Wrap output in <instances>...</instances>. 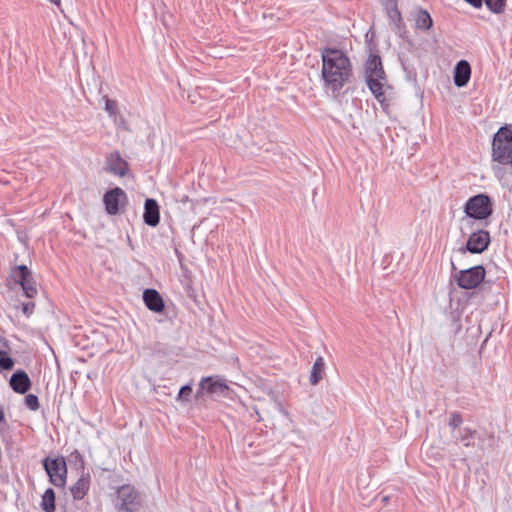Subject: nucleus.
I'll return each mask as SVG.
<instances>
[{"label":"nucleus","instance_id":"4468645a","mask_svg":"<svg viewBox=\"0 0 512 512\" xmlns=\"http://www.w3.org/2000/svg\"><path fill=\"white\" fill-rule=\"evenodd\" d=\"M143 300L147 308L153 312L160 313L164 310V301L155 289H146L143 293Z\"/></svg>","mask_w":512,"mask_h":512},{"label":"nucleus","instance_id":"a878e982","mask_svg":"<svg viewBox=\"0 0 512 512\" xmlns=\"http://www.w3.org/2000/svg\"><path fill=\"white\" fill-rule=\"evenodd\" d=\"M13 364V360L8 353L0 350V367L5 370H10Z\"/></svg>","mask_w":512,"mask_h":512},{"label":"nucleus","instance_id":"7ed1b4c3","mask_svg":"<svg viewBox=\"0 0 512 512\" xmlns=\"http://www.w3.org/2000/svg\"><path fill=\"white\" fill-rule=\"evenodd\" d=\"M492 159L512 169V129L510 127H501L494 134L492 141Z\"/></svg>","mask_w":512,"mask_h":512},{"label":"nucleus","instance_id":"c85d7f7f","mask_svg":"<svg viewBox=\"0 0 512 512\" xmlns=\"http://www.w3.org/2000/svg\"><path fill=\"white\" fill-rule=\"evenodd\" d=\"M449 426L452 428V429H456L458 428L461 424H462V416L460 413L458 412H453L450 414V417H449Z\"/></svg>","mask_w":512,"mask_h":512},{"label":"nucleus","instance_id":"f3484780","mask_svg":"<svg viewBox=\"0 0 512 512\" xmlns=\"http://www.w3.org/2000/svg\"><path fill=\"white\" fill-rule=\"evenodd\" d=\"M30 385V378L24 371H17L11 376L10 386L15 392L19 394L26 393L29 390Z\"/></svg>","mask_w":512,"mask_h":512},{"label":"nucleus","instance_id":"5701e85b","mask_svg":"<svg viewBox=\"0 0 512 512\" xmlns=\"http://www.w3.org/2000/svg\"><path fill=\"white\" fill-rule=\"evenodd\" d=\"M193 390L192 383L182 386L176 397V401L181 404H188L192 400Z\"/></svg>","mask_w":512,"mask_h":512},{"label":"nucleus","instance_id":"39448f33","mask_svg":"<svg viewBox=\"0 0 512 512\" xmlns=\"http://www.w3.org/2000/svg\"><path fill=\"white\" fill-rule=\"evenodd\" d=\"M465 213L468 217L479 220L487 218L492 213L490 198L483 194L470 198L465 205Z\"/></svg>","mask_w":512,"mask_h":512},{"label":"nucleus","instance_id":"423d86ee","mask_svg":"<svg viewBox=\"0 0 512 512\" xmlns=\"http://www.w3.org/2000/svg\"><path fill=\"white\" fill-rule=\"evenodd\" d=\"M228 385L220 376H207L201 378L198 389L194 395L196 399H200L204 394L209 395H225L228 391Z\"/></svg>","mask_w":512,"mask_h":512},{"label":"nucleus","instance_id":"2f4dec72","mask_svg":"<svg viewBox=\"0 0 512 512\" xmlns=\"http://www.w3.org/2000/svg\"><path fill=\"white\" fill-rule=\"evenodd\" d=\"M5 417H4V412L2 409H0V422L4 421Z\"/></svg>","mask_w":512,"mask_h":512},{"label":"nucleus","instance_id":"dca6fc26","mask_svg":"<svg viewBox=\"0 0 512 512\" xmlns=\"http://www.w3.org/2000/svg\"><path fill=\"white\" fill-rule=\"evenodd\" d=\"M471 76V67L466 60L459 61L454 69V83L458 87L465 86Z\"/></svg>","mask_w":512,"mask_h":512},{"label":"nucleus","instance_id":"ddd939ff","mask_svg":"<svg viewBox=\"0 0 512 512\" xmlns=\"http://www.w3.org/2000/svg\"><path fill=\"white\" fill-rule=\"evenodd\" d=\"M143 220L145 224L151 227H155L160 221L159 206L156 200L146 199L144 206Z\"/></svg>","mask_w":512,"mask_h":512},{"label":"nucleus","instance_id":"9b49d317","mask_svg":"<svg viewBox=\"0 0 512 512\" xmlns=\"http://www.w3.org/2000/svg\"><path fill=\"white\" fill-rule=\"evenodd\" d=\"M255 412L259 421L273 420L275 418L274 412H278L287 420H290L289 413L277 398H273L270 402H264L259 408H255Z\"/></svg>","mask_w":512,"mask_h":512},{"label":"nucleus","instance_id":"cd10ccee","mask_svg":"<svg viewBox=\"0 0 512 512\" xmlns=\"http://www.w3.org/2000/svg\"><path fill=\"white\" fill-rule=\"evenodd\" d=\"M25 404L32 411H36L39 409V400L38 397L34 394H28L25 397Z\"/></svg>","mask_w":512,"mask_h":512},{"label":"nucleus","instance_id":"412c9836","mask_svg":"<svg viewBox=\"0 0 512 512\" xmlns=\"http://www.w3.org/2000/svg\"><path fill=\"white\" fill-rule=\"evenodd\" d=\"M41 508L44 512L55 511V493L53 489L49 488L44 492L41 500Z\"/></svg>","mask_w":512,"mask_h":512},{"label":"nucleus","instance_id":"b1692460","mask_svg":"<svg viewBox=\"0 0 512 512\" xmlns=\"http://www.w3.org/2000/svg\"><path fill=\"white\" fill-rule=\"evenodd\" d=\"M476 431H473L469 428H464L460 431V441L466 446L470 447L472 445L471 440L474 438Z\"/></svg>","mask_w":512,"mask_h":512},{"label":"nucleus","instance_id":"20e7f679","mask_svg":"<svg viewBox=\"0 0 512 512\" xmlns=\"http://www.w3.org/2000/svg\"><path fill=\"white\" fill-rule=\"evenodd\" d=\"M141 506V498L131 485H123L117 491L116 507L119 512H137Z\"/></svg>","mask_w":512,"mask_h":512},{"label":"nucleus","instance_id":"aec40b11","mask_svg":"<svg viewBox=\"0 0 512 512\" xmlns=\"http://www.w3.org/2000/svg\"><path fill=\"white\" fill-rule=\"evenodd\" d=\"M414 19H415L416 28L419 30L427 31L433 25V20H432L430 14L424 9H418L415 12Z\"/></svg>","mask_w":512,"mask_h":512},{"label":"nucleus","instance_id":"9d476101","mask_svg":"<svg viewBox=\"0 0 512 512\" xmlns=\"http://www.w3.org/2000/svg\"><path fill=\"white\" fill-rule=\"evenodd\" d=\"M126 200V193L119 187L107 191L103 197L106 212L109 215H116L120 210V206L123 205Z\"/></svg>","mask_w":512,"mask_h":512},{"label":"nucleus","instance_id":"473e14b6","mask_svg":"<svg viewBox=\"0 0 512 512\" xmlns=\"http://www.w3.org/2000/svg\"><path fill=\"white\" fill-rule=\"evenodd\" d=\"M53 4L59 6L60 5V2L61 0H50Z\"/></svg>","mask_w":512,"mask_h":512},{"label":"nucleus","instance_id":"4be33fe9","mask_svg":"<svg viewBox=\"0 0 512 512\" xmlns=\"http://www.w3.org/2000/svg\"><path fill=\"white\" fill-rule=\"evenodd\" d=\"M324 370V361L322 357H318L314 362L310 375L311 385H316L322 379V372Z\"/></svg>","mask_w":512,"mask_h":512},{"label":"nucleus","instance_id":"7c9ffc66","mask_svg":"<svg viewBox=\"0 0 512 512\" xmlns=\"http://www.w3.org/2000/svg\"><path fill=\"white\" fill-rule=\"evenodd\" d=\"M467 3L471 4L475 8H480L482 6V0H465Z\"/></svg>","mask_w":512,"mask_h":512},{"label":"nucleus","instance_id":"bb28decb","mask_svg":"<svg viewBox=\"0 0 512 512\" xmlns=\"http://www.w3.org/2000/svg\"><path fill=\"white\" fill-rule=\"evenodd\" d=\"M104 99H105V110L108 112V114L111 117L116 116L118 113L117 103L114 100L109 99L107 96H105Z\"/></svg>","mask_w":512,"mask_h":512},{"label":"nucleus","instance_id":"c756f323","mask_svg":"<svg viewBox=\"0 0 512 512\" xmlns=\"http://www.w3.org/2000/svg\"><path fill=\"white\" fill-rule=\"evenodd\" d=\"M34 308H35V304L33 302L29 301L27 303H23V305H22V312L27 317H29L33 313Z\"/></svg>","mask_w":512,"mask_h":512},{"label":"nucleus","instance_id":"a211bd4d","mask_svg":"<svg viewBox=\"0 0 512 512\" xmlns=\"http://www.w3.org/2000/svg\"><path fill=\"white\" fill-rule=\"evenodd\" d=\"M90 485V475L82 474L78 481L71 487V494L74 499L81 500L87 494Z\"/></svg>","mask_w":512,"mask_h":512},{"label":"nucleus","instance_id":"6ab92c4d","mask_svg":"<svg viewBox=\"0 0 512 512\" xmlns=\"http://www.w3.org/2000/svg\"><path fill=\"white\" fill-rule=\"evenodd\" d=\"M384 5L391 25L395 30L399 29L402 24V17L397 8V0H385Z\"/></svg>","mask_w":512,"mask_h":512},{"label":"nucleus","instance_id":"6e6552de","mask_svg":"<svg viewBox=\"0 0 512 512\" xmlns=\"http://www.w3.org/2000/svg\"><path fill=\"white\" fill-rule=\"evenodd\" d=\"M456 281L462 289L476 288L485 278V269L482 266H475L459 271Z\"/></svg>","mask_w":512,"mask_h":512},{"label":"nucleus","instance_id":"f03ea898","mask_svg":"<svg viewBox=\"0 0 512 512\" xmlns=\"http://www.w3.org/2000/svg\"><path fill=\"white\" fill-rule=\"evenodd\" d=\"M365 80L375 98L381 103L386 102L385 89L387 86L386 74L381 58L378 55H370L365 65Z\"/></svg>","mask_w":512,"mask_h":512},{"label":"nucleus","instance_id":"1a4fd4ad","mask_svg":"<svg viewBox=\"0 0 512 512\" xmlns=\"http://www.w3.org/2000/svg\"><path fill=\"white\" fill-rule=\"evenodd\" d=\"M43 466L47 472L50 482L56 487H63L66 484L67 468L64 460L48 458L44 459Z\"/></svg>","mask_w":512,"mask_h":512},{"label":"nucleus","instance_id":"0eeeda50","mask_svg":"<svg viewBox=\"0 0 512 512\" xmlns=\"http://www.w3.org/2000/svg\"><path fill=\"white\" fill-rule=\"evenodd\" d=\"M12 278L19 283L28 298H34L38 289L33 278L32 272L26 265H18L12 269Z\"/></svg>","mask_w":512,"mask_h":512},{"label":"nucleus","instance_id":"f257e3e1","mask_svg":"<svg viewBox=\"0 0 512 512\" xmlns=\"http://www.w3.org/2000/svg\"><path fill=\"white\" fill-rule=\"evenodd\" d=\"M322 78L325 87L339 91L351 77L349 58L340 50L325 48L322 51Z\"/></svg>","mask_w":512,"mask_h":512},{"label":"nucleus","instance_id":"2eb2a0df","mask_svg":"<svg viewBox=\"0 0 512 512\" xmlns=\"http://www.w3.org/2000/svg\"><path fill=\"white\" fill-rule=\"evenodd\" d=\"M107 169L114 175L123 177L128 170V163L118 153H111L107 158Z\"/></svg>","mask_w":512,"mask_h":512},{"label":"nucleus","instance_id":"393cba45","mask_svg":"<svg viewBox=\"0 0 512 512\" xmlns=\"http://www.w3.org/2000/svg\"><path fill=\"white\" fill-rule=\"evenodd\" d=\"M485 3L494 13H501L505 7V0H485Z\"/></svg>","mask_w":512,"mask_h":512},{"label":"nucleus","instance_id":"f8f14e48","mask_svg":"<svg viewBox=\"0 0 512 512\" xmlns=\"http://www.w3.org/2000/svg\"><path fill=\"white\" fill-rule=\"evenodd\" d=\"M490 243V236L487 231L479 230L472 233L467 241L466 249L474 254L482 253Z\"/></svg>","mask_w":512,"mask_h":512}]
</instances>
